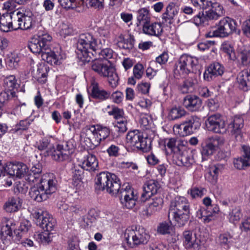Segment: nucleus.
<instances>
[{"label": "nucleus", "mask_w": 250, "mask_h": 250, "mask_svg": "<svg viewBox=\"0 0 250 250\" xmlns=\"http://www.w3.org/2000/svg\"><path fill=\"white\" fill-rule=\"evenodd\" d=\"M47 231V230H44V232L38 234V238L40 239L42 243L48 244L52 241L50 237L51 233Z\"/></svg>", "instance_id": "59"}, {"label": "nucleus", "mask_w": 250, "mask_h": 250, "mask_svg": "<svg viewBox=\"0 0 250 250\" xmlns=\"http://www.w3.org/2000/svg\"><path fill=\"white\" fill-rule=\"evenodd\" d=\"M27 170L26 165L22 162H10L7 166V173L10 175L20 178L24 176Z\"/></svg>", "instance_id": "20"}, {"label": "nucleus", "mask_w": 250, "mask_h": 250, "mask_svg": "<svg viewBox=\"0 0 250 250\" xmlns=\"http://www.w3.org/2000/svg\"><path fill=\"white\" fill-rule=\"evenodd\" d=\"M150 87V83H141L138 84L137 89L138 92L146 94L148 93Z\"/></svg>", "instance_id": "61"}, {"label": "nucleus", "mask_w": 250, "mask_h": 250, "mask_svg": "<svg viewBox=\"0 0 250 250\" xmlns=\"http://www.w3.org/2000/svg\"><path fill=\"white\" fill-rule=\"evenodd\" d=\"M66 151L63 150L62 146H61L59 144L56 147L52 146V148L49 150H46L45 156L50 155L52 158L55 161L58 162H62L68 160L69 157L66 153Z\"/></svg>", "instance_id": "24"}, {"label": "nucleus", "mask_w": 250, "mask_h": 250, "mask_svg": "<svg viewBox=\"0 0 250 250\" xmlns=\"http://www.w3.org/2000/svg\"><path fill=\"white\" fill-rule=\"evenodd\" d=\"M178 13L177 7L173 2H170L167 7L165 12L163 15V19L165 21L170 22L171 20Z\"/></svg>", "instance_id": "37"}, {"label": "nucleus", "mask_w": 250, "mask_h": 250, "mask_svg": "<svg viewBox=\"0 0 250 250\" xmlns=\"http://www.w3.org/2000/svg\"><path fill=\"white\" fill-rule=\"evenodd\" d=\"M61 146H62L63 150L66 151V153L69 156L72 154L74 151L76 145L74 144V140H70L65 142H63L61 144H59Z\"/></svg>", "instance_id": "45"}, {"label": "nucleus", "mask_w": 250, "mask_h": 250, "mask_svg": "<svg viewBox=\"0 0 250 250\" xmlns=\"http://www.w3.org/2000/svg\"><path fill=\"white\" fill-rule=\"evenodd\" d=\"M165 145L171 150L174 155L180 152H183L186 148V146L184 144L183 142L177 140L174 138L165 139Z\"/></svg>", "instance_id": "26"}, {"label": "nucleus", "mask_w": 250, "mask_h": 250, "mask_svg": "<svg viewBox=\"0 0 250 250\" xmlns=\"http://www.w3.org/2000/svg\"><path fill=\"white\" fill-rule=\"evenodd\" d=\"M224 70V66L221 63L213 62L206 68L204 73V78L206 81H210L218 76H222Z\"/></svg>", "instance_id": "17"}, {"label": "nucleus", "mask_w": 250, "mask_h": 250, "mask_svg": "<svg viewBox=\"0 0 250 250\" xmlns=\"http://www.w3.org/2000/svg\"><path fill=\"white\" fill-rule=\"evenodd\" d=\"M96 132H98V136L102 140L105 139L110 134L109 128L102 125H97L96 127Z\"/></svg>", "instance_id": "51"}, {"label": "nucleus", "mask_w": 250, "mask_h": 250, "mask_svg": "<svg viewBox=\"0 0 250 250\" xmlns=\"http://www.w3.org/2000/svg\"><path fill=\"white\" fill-rule=\"evenodd\" d=\"M224 144V139L218 136L205 139L202 144L201 149L202 160H207L209 156L213 155Z\"/></svg>", "instance_id": "11"}, {"label": "nucleus", "mask_w": 250, "mask_h": 250, "mask_svg": "<svg viewBox=\"0 0 250 250\" xmlns=\"http://www.w3.org/2000/svg\"><path fill=\"white\" fill-rule=\"evenodd\" d=\"M15 95V92L11 89H7L0 93V104L3 106L4 104L9 100L13 98Z\"/></svg>", "instance_id": "44"}, {"label": "nucleus", "mask_w": 250, "mask_h": 250, "mask_svg": "<svg viewBox=\"0 0 250 250\" xmlns=\"http://www.w3.org/2000/svg\"><path fill=\"white\" fill-rule=\"evenodd\" d=\"M90 96L95 99L103 101L110 97V92L100 88L97 83H93Z\"/></svg>", "instance_id": "29"}, {"label": "nucleus", "mask_w": 250, "mask_h": 250, "mask_svg": "<svg viewBox=\"0 0 250 250\" xmlns=\"http://www.w3.org/2000/svg\"><path fill=\"white\" fill-rule=\"evenodd\" d=\"M206 125L208 130L216 133L226 132V124L219 115H213L207 119Z\"/></svg>", "instance_id": "15"}, {"label": "nucleus", "mask_w": 250, "mask_h": 250, "mask_svg": "<svg viewBox=\"0 0 250 250\" xmlns=\"http://www.w3.org/2000/svg\"><path fill=\"white\" fill-rule=\"evenodd\" d=\"M83 173V170L81 169L74 167L72 169V179L74 186H77L79 182H81Z\"/></svg>", "instance_id": "47"}, {"label": "nucleus", "mask_w": 250, "mask_h": 250, "mask_svg": "<svg viewBox=\"0 0 250 250\" xmlns=\"http://www.w3.org/2000/svg\"><path fill=\"white\" fill-rule=\"evenodd\" d=\"M2 9L9 12L10 13L15 12L14 10L16 9V5L14 1L11 0H7L3 4Z\"/></svg>", "instance_id": "62"}, {"label": "nucleus", "mask_w": 250, "mask_h": 250, "mask_svg": "<svg viewBox=\"0 0 250 250\" xmlns=\"http://www.w3.org/2000/svg\"><path fill=\"white\" fill-rule=\"evenodd\" d=\"M201 126L200 119L196 116H191L180 125L173 126V131L180 136H185L194 133Z\"/></svg>", "instance_id": "9"}, {"label": "nucleus", "mask_w": 250, "mask_h": 250, "mask_svg": "<svg viewBox=\"0 0 250 250\" xmlns=\"http://www.w3.org/2000/svg\"><path fill=\"white\" fill-rule=\"evenodd\" d=\"M111 40L116 42L119 48L127 51H129L134 47L135 40L133 36L131 34L127 35L121 34L116 40L113 38Z\"/></svg>", "instance_id": "23"}, {"label": "nucleus", "mask_w": 250, "mask_h": 250, "mask_svg": "<svg viewBox=\"0 0 250 250\" xmlns=\"http://www.w3.org/2000/svg\"><path fill=\"white\" fill-rule=\"evenodd\" d=\"M57 181L48 175L45 176L40 180V184L37 187L30 188L29 195L33 200L41 202L47 200L49 196L57 190Z\"/></svg>", "instance_id": "4"}, {"label": "nucleus", "mask_w": 250, "mask_h": 250, "mask_svg": "<svg viewBox=\"0 0 250 250\" xmlns=\"http://www.w3.org/2000/svg\"><path fill=\"white\" fill-rule=\"evenodd\" d=\"M163 200L161 197H156L153 199L152 201L149 204L147 211L152 214L155 211L160 209L162 207Z\"/></svg>", "instance_id": "40"}, {"label": "nucleus", "mask_w": 250, "mask_h": 250, "mask_svg": "<svg viewBox=\"0 0 250 250\" xmlns=\"http://www.w3.org/2000/svg\"><path fill=\"white\" fill-rule=\"evenodd\" d=\"M178 161V165H182L186 167H190L194 162V160L190 155L188 154L187 147L184 149L183 152H180L179 153L175 155Z\"/></svg>", "instance_id": "32"}, {"label": "nucleus", "mask_w": 250, "mask_h": 250, "mask_svg": "<svg viewBox=\"0 0 250 250\" xmlns=\"http://www.w3.org/2000/svg\"><path fill=\"white\" fill-rule=\"evenodd\" d=\"M52 146V145L50 144L48 140L43 139L40 141L38 145V148L41 150H44L45 149L47 150L51 149Z\"/></svg>", "instance_id": "63"}, {"label": "nucleus", "mask_w": 250, "mask_h": 250, "mask_svg": "<svg viewBox=\"0 0 250 250\" xmlns=\"http://www.w3.org/2000/svg\"><path fill=\"white\" fill-rule=\"evenodd\" d=\"M107 152L110 157H117L119 155V148L118 146L112 145L107 149Z\"/></svg>", "instance_id": "64"}, {"label": "nucleus", "mask_w": 250, "mask_h": 250, "mask_svg": "<svg viewBox=\"0 0 250 250\" xmlns=\"http://www.w3.org/2000/svg\"><path fill=\"white\" fill-rule=\"evenodd\" d=\"M42 167L40 164H37L33 166L29 173V179L30 181L35 182L37 179H39L41 176Z\"/></svg>", "instance_id": "43"}, {"label": "nucleus", "mask_w": 250, "mask_h": 250, "mask_svg": "<svg viewBox=\"0 0 250 250\" xmlns=\"http://www.w3.org/2000/svg\"><path fill=\"white\" fill-rule=\"evenodd\" d=\"M137 23L138 26L143 23V31H156L161 30V24L158 22L150 23V17L149 12L147 8H142L137 11Z\"/></svg>", "instance_id": "13"}, {"label": "nucleus", "mask_w": 250, "mask_h": 250, "mask_svg": "<svg viewBox=\"0 0 250 250\" xmlns=\"http://www.w3.org/2000/svg\"><path fill=\"white\" fill-rule=\"evenodd\" d=\"M198 63V59L197 58L187 54L182 55L176 65L175 75H177V71L179 76L185 77L190 73L193 72Z\"/></svg>", "instance_id": "10"}, {"label": "nucleus", "mask_w": 250, "mask_h": 250, "mask_svg": "<svg viewBox=\"0 0 250 250\" xmlns=\"http://www.w3.org/2000/svg\"><path fill=\"white\" fill-rule=\"evenodd\" d=\"M37 225L40 226L44 230L51 231L56 225V220L46 211L38 209L32 213Z\"/></svg>", "instance_id": "12"}, {"label": "nucleus", "mask_w": 250, "mask_h": 250, "mask_svg": "<svg viewBox=\"0 0 250 250\" xmlns=\"http://www.w3.org/2000/svg\"><path fill=\"white\" fill-rule=\"evenodd\" d=\"M144 73V67L142 64L137 63L133 68L134 77L138 79H140Z\"/></svg>", "instance_id": "58"}, {"label": "nucleus", "mask_w": 250, "mask_h": 250, "mask_svg": "<svg viewBox=\"0 0 250 250\" xmlns=\"http://www.w3.org/2000/svg\"><path fill=\"white\" fill-rule=\"evenodd\" d=\"M244 154L237 159L234 160L233 164L235 167L238 169H244L250 167V147L244 146L242 147Z\"/></svg>", "instance_id": "21"}, {"label": "nucleus", "mask_w": 250, "mask_h": 250, "mask_svg": "<svg viewBox=\"0 0 250 250\" xmlns=\"http://www.w3.org/2000/svg\"><path fill=\"white\" fill-rule=\"evenodd\" d=\"M96 40L90 32H84L80 35L75 52L78 58L82 62H89L93 55L94 48L97 46Z\"/></svg>", "instance_id": "5"}, {"label": "nucleus", "mask_w": 250, "mask_h": 250, "mask_svg": "<svg viewBox=\"0 0 250 250\" xmlns=\"http://www.w3.org/2000/svg\"><path fill=\"white\" fill-rule=\"evenodd\" d=\"M171 226L169 223L166 222L161 223L157 228V231L162 234H166L170 233Z\"/></svg>", "instance_id": "55"}, {"label": "nucleus", "mask_w": 250, "mask_h": 250, "mask_svg": "<svg viewBox=\"0 0 250 250\" xmlns=\"http://www.w3.org/2000/svg\"><path fill=\"white\" fill-rule=\"evenodd\" d=\"M49 70V67L44 64H40L38 65V68L35 75L39 83H44L46 82V77Z\"/></svg>", "instance_id": "36"}, {"label": "nucleus", "mask_w": 250, "mask_h": 250, "mask_svg": "<svg viewBox=\"0 0 250 250\" xmlns=\"http://www.w3.org/2000/svg\"><path fill=\"white\" fill-rule=\"evenodd\" d=\"M22 200L19 197L9 198L4 205V209L7 212L17 211L21 207Z\"/></svg>", "instance_id": "31"}, {"label": "nucleus", "mask_w": 250, "mask_h": 250, "mask_svg": "<svg viewBox=\"0 0 250 250\" xmlns=\"http://www.w3.org/2000/svg\"><path fill=\"white\" fill-rule=\"evenodd\" d=\"M121 183L117 175L108 171H103L97 175L95 179V189L97 191L105 190L112 195H118L122 205L126 208H132L136 204L138 196L128 185L121 186Z\"/></svg>", "instance_id": "1"}, {"label": "nucleus", "mask_w": 250, "mask_h": 250, "mask_svg": "<svg viewBox=\"0 0 250 250\" xmlns=\"http://www.w3.org/2000/svg\"><path fill=\"white\" fill-rule=\"evenodd\" d=\"M16 15L18 16V27H13L12 22H9L8 24V28L9 29L10 28L12 29L16 30L18 29L21 30L29 29L32 26V18L31 16L32 14L30 12L29 15H25L24 13H22L20 11L16 12Z\"/></svg>", "instance_id": "18"}, {"label": "nucleus", "mask_w": 250, "mask_h": 250, "mask_svg": "<svg viewBox=\"0 0 250 250\" xmlns=\"http://www.w3.org/2000/svg\"><path fill=\"white\" fill-rule=\"evenodd\" d=\"M222 49L228 55L230 59H233L235 58L233 47L230 44L223 43L222 45Z\"/></svg>", "instance_id": "54"}, {"label": "nucleus", "mask_w": 250, "mask_h": 250, "mask_svg": "<svg viewBox=\"0 0 250 250\" xmlns=\"http://www.w3.org/2000/svg\"><path fill=\"white\" fill-rule=\"evenodd\" d=\"M236 24L234 20L229 18H224L221 20L218 24V28L215 31H225L229 30L235 31L236 29Z\"/></svg>", "instance_id": "33"}, {"label": "nucleus", "mask_w": 250, "mask_h": 250, "mask_svg": "<svg viewBox=\"0 0 250 250\" xmlns=\"http://www.w3.org/2000/svg\"><path fill=\"white\" fill-rule=\"evenodd\" d=\"M151 122V120L150 117L146 115L141 116L139 120L141 126L145 129L149 128L150 124Z\"/></svg>", "instance_id": "53"}, {"label": "nucleus", "mask_w": 250, "mask_h": 250, "mask_svg": "<svg viewBox=\"0 0 250 250\" xmlns=\"http://www.w3.org/2000/svg\"><path fill=\"white\" fill-rule=\"evenodd\" d=\"M20 61L19 57L16 55H14L7 61V64L9 68L11 69L17 68L19 66Z\"/></svg>", "instance_id": "56"}, {"label": "nucleus", "mask_w": 250, "mask_h": 250, "mask_svg": "<svg viewBox=\"0 0 250 250\" xmlns=\"http://www.w3.org/2000/svg\"><path fill=\"white\" fill-rule=\"evenodd\" d=\"M15 225L11 220H9L5 226L1 227L0 235L2 240L5 239L7 236H12V230L15 229Z\"/></svg>", "instance_id": "39"}, {"label": "nucleus", "mask_w": 250, "mask_h": 250, "mask_svg": "<svg viewBox=\"0 0 250 250\" xmlns=\"http://www.w3.org/2000/svg\"><path fill=\"white\" fill-rule=\"evenodd\" d=\"M92 52L93 55H91L92 59L95 60L92 62V69L99 75L104 77H107L109 85L113 88L116 87L118 85L119 81V77L116 72L115 68L111 64H107L104 59L107 61L113 57V51L110 48L101 49L98 45Z\"/></svg>", "instance_id": "2"}, {"label": "nucleus", "mask_w": 250, "mask_h": 250, "mask_svg": "<svg viewBox=\"0 0 250 250\" xmlns=\"http://www.w3.org/2000/svg\"><path fill=\"white\" fill-rule=\"evenodd\" d=\"M190 214V204L185 197L177 196L171 202L168 218L172 217L177 227H184L188 221Z\"/></svg>", "instance_id": "3"}, {"label": "nucleus", "mask_w": 250, "mask_h": 250, "mask_svg": "<svg viewBox=\"0 0 250 250\" xmlns=\"http://www.w3.org/2000/svg\"><path fill=\"white\" fill-rule=\"evenodd\" d=\"M31 123V121L27 119L21 120L19 123L16 125L15 129L16 131L19 130H25L28 127Z\"/></svg>", "instance_id": "60"}, {"label": "nucleus", "mask_w": 250, "mask_h": 250, "mask_svg": "<svg viewBox=\"0 0 250 250\" xmlns=\"http://www.w3.org/2000/svg\"><path fill=\"white\" fill-rule=\"evenodd\" d=\"M96 130L95 125L89 127L88 130L91 134L89 135V137L85 138L84 140L86 145L90 149H93L99 146L102 141L101 138L99 137L98 132H96Z\"/></svg>", "instance_id": "30"}, {"label": "nucleus", "mask_w": 250, "mask_h": 250, "mask_svg": "<svg viewBox=\"0 0 250 250\" xmlns=\"http://www.w3.org/2000/svg\"><path fill=\"white\" fill-rule=\"evenodd\" d=\"M146 138H144L138 130L129 131L126 136V141L129 146L143 151H146L148 147Z\"/></svg>", "instance_id": "14"}, {"label": "nucleus", "mask_w": 250, "mask_h": 250, "mask_svg": "<svg viewBox=\"0 0 250 250\" xmlns=\"http://www.w3.org/2000/svg\"><path fill=\"white\" fill-rule=\"evenodd\" d=\"M196 80L192 78H188L185 80L180 86L179 89L184 94L192 92L194 89Z\"/></svg>", "instance_id": "38"}, {"label": "nucleus", "mask_w": 250, "mask_h": 250, "mask_svg": "<svg viewBox=\"0 0 250 250\" xmlns=\"http://www.w3.org/2000/svg\"><path fill=\"white\" fill-rule=\"evenodd\" d=\"M219 211V208L217 206H215L212 210L200 207L196 212V217L199 219H202L205 223H208L212 220L213 214Z\"/></svg>", "instance_id": "28"}, {"label": "nucleus", "mask_w": 250, "mask_h": 250, "mask_svg": "<svg viewBox=\"0 0 250 250\" xmlns=\"http://www.w3.org/2000/svg\"><path fill=\"white\" fill-rule=\"evenodd\" d=\"M202 101L197 96L188 95L186 96L183 101L184 106L191 111H197L200 110L202 107Z\"/></svg>", "instance_id": "25"}, {"label": "nucleus", "mask_w": 250, "mask_h": 250, "mask_svg": "<svg viewBox=\"0 0 250 250\" xmlns=\"http://www.w3.org/2000/svg\"><path fill=\"white\" fill-rule=\"evenodd\" d=\"M232 236L229 233L226 232L220 234L218 239V242L221 246H228L231 241Z\"/></svg>", "instance_id": "48"}, {"label": "nucleus", "mask_w": 250, "mask_h": 250, "mask_svg": "<svg viewBox=\"0 0 250 250\" xmlns=\"http://www.w3.org/2000/svg\"><path fill=\"white\" fill-rule=\"evenodd\" d=\"M61 6L65 9H74L77 6L76 0H58Z\"/></svg>", "instance_id": "52"}, {"label": "nucleus", "mask_w": 250, "mask_h": 250, "mask_svg": "<svg viewBox=\"0 0 250 250\" xmlns=\"http://www.w3.org/2000/svg\"><path fill=\"white\" fill-rule=\"evenodd\" d=\"M52 40V36L47 32H39L31 39L28 43V48L33 53L42 55V53L49 50Z\"/></svg>", "instance_id": "8"}, {"label": "nucleus", "mask_w": 250, "mask_h": 250, "mask_svg": "<svg viewBox=\"0 0 250 250\" xmlns=\"http://www.w3.org/2000/svg\"><path fill=\"white\" fill-rule=\"evenodd\" d=\"M108 113L109 115L113 116L115 119H121L124 115V112L123 109L115 106L113 107L112 110L109 111Z\"/></svg>", "instance_id": "57"}, {"label": "nucleus", "mask_w": 250, "mask_h": 250, "mask_svg": "<svg viewBox=\"0 0 250 250\" xmlns=\"http://www.w3.org/2000/svg\"><path fill=\"white\" fill-rule=\"evenodd\" d=\"M206 192L205 188H203L193 187L188 191V194H190L192 198L202 197Z\"/></svg>", "instance_id": "46"}, {"label": "nucleus", "mask_w": 250, "mask_h": 250, "mask_svg": "<svg viewBox=\"0 0 250 250\" xmlns=\"http://www.w3.org/2000/svg\"><path fill=\"white\" fill-rule=\"evenodd\" d=\"M184 245L188 250H200L201 244L200 240L197 237L196 234L189 230L183 232Z\"/></svg>", "instance_id": "16"}, {"label": "nucleus", "mask_w": 250, "mask_h": 250, "mask_svg": "<svg viewBox=\"0 0 250 250\" xmlns=\"http://www.w3.org/2000/svg\"><path fill=\"white\" fill-rule=\"evenodd\" d=\"M41 56L43 60L51 65L59 64L60 63L59 60L62 58L60 55L51 51L50 47H49V50L42 53Z\"/></svg>", "instance_id": "34"}, {"label": "nucleus", "mask_w": 250, "mask_h": 250, "mask_svg": "<svg viewBox=\"0 0 250 250\" xmlns=\"http://www.w3.org/2000/svg\"><path fill=\"white\" fill-rule=\"evenodd\" d=\"M211 5H208L210 9L206 11L205 14L203 10L200 11L199 13L194 17V21L196 25H200L208 20H217L220 17L225 15V11L223 6L217 2H212L210 0Z\"/></svg>", "instance_id": "6"}, {"label": "nucleus", "mask_w": 250, "mask_h": 250, "mask_svg": "<svg viewBox=\"0 0 250 250\" xmlns=\"http://www.w3.org/2000/svg\"><path fill=\"white\" fill-rule=\"evenodd\" d=\"M195 8L201 10L208 8V5H211L209 0H191Z\"/></svg>", "instance_id": "49"}, {"label": "nucleus", "mask_w": 250, "mask_h": 250, "mask_svg": "<svg viewBox=\"0 0 250 250\" xmlns=\"http://www.w3.org/2000/svg\"><path fill=\"white\" fill-rule=\"evenodd\" d=\"M238 56L240 58L241 64L247 66L250 64V50L246 49L243 45L239 46L237 49Z\"/></svg>", "instance_id": "35"}, {"label": "nucleus", "mask_w": 250, "mask_h": 250, "mask_svg": "<svg viewBox=\"0 0 250 250\" xmlns=\"http://www.w3.org/2000/svg\"><path fill=\"white\" fill-rule=\"evenodd\" d=\"M82 168L89 171L98 170V161L96 156L92 154L85 156L82 163Z\"/></svg>", "instance_id": "27"}, {"label": "nucleus", "mask_w": 250, "mask_h": 250, "mask_svg": "<svg viewBox=\"0 0 250 250\" xmlns=\"http://www.w3.org/2000/svg\"><path fill=\"white\" fill-rule=\"evenodd\" d=\"M242 216L240 207H237L233 208L229 214L230 222L235 224L240 220Z\"/></svg>", "instance_id": "42"}, {"label": "nucleus", "mask_w": 250, "mask_h": 250, "mask_svg": "<svg viewBox=\"0 0 250 250\" xmlns=\"http://www.w3.org/2000/svg\"><path fill=\"white\" fill-rule=\"evenodd\" d=\"M4 82L5 86L8 89H11L12 91H13V89L16 87L17 84L16 78L13 75H10L6 77Z\"/></svg>", "instance_id": "50"}, {"label": "nucleus", "mask_w": 250, "mask_h": 250, "mask_svg": "<svg viewBox=\"0 0 250 250\" xmlns=\"http://www.w3.org/2000/svg\"><path fill=\"white\" fill-rule=\"evenodd\" d=\"M187 112L182 107H174L169 111L168 117L171 120H177L186 115Z\"/></svg>", "instance_id": "41"}, {"label": "nucleus", "mask_w": 250, "mask_h": 250, "mask_svg": "<svg viewBox=\"0 0 250 250\" xmlns=\"http://www.w3.org/2000/svg\"><path fill=\"white\" fill-rule=\"evenodd\" d=\"M244 126V119L240 116H235L229 123V127L231 128V132L237 141H241L242 134L241 129Z\"/></svg>", "instance_id": "22"}, {"label": "nucleus", "mask_w": 250, "mask_h": 250, "mask_svg": "<svg viewBox=\"0 0 250 250\" xmlns=\"http://www.w3.org/2000/svg\"><path fill=\"white\" fill-rule=\"evenodd\" d=\"M124 237L128 246L131 248L146 244L150 238L146 229L140 226L136 227L135 229H127Z\"/></svg>", "instance_id": "7"}, {"label": "nucleus", "mask_w": 250, "mask_h": 250, "mask_svg": "<svg viewBox=\"0 0 250 250\" xmlns=\"http://www.w3.org/2000/svg\"><path fill=\"white\" fill-rule=\"evenodd\" d=\"M159 188L158 182L154 180L146 182L143 186V192L140 197L141 201L145 202L152 195L156 194Z\"/></svg>", "instance_id": "19"}]
</instances>
